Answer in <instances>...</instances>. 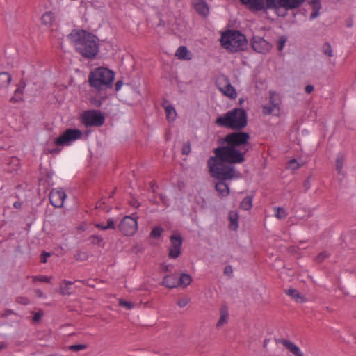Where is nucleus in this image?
<instances>
[{"label":"nucleus","instance_id":"nucleus-1","mask_svg":"<svg viewBox=\"0 0 356 356\" xmlns=\"http://www.w3.org/2000/svg\"><path fill=\"white\" fill-rule=\"evenodd\" d=\"M250 139V135L247 132L238 131L230 133L223 138L227 145L215 148V155L210 158L230 165L241 163L245 161V155L252 147Z\"/></svg>","mask_w":356,"mask_h":356},{"label":"nucleus","instance_id":"nucleus-2","mask_svg":"<svg viewBox=\"0 0 356 356\" xmlns=\"http://www.w3.org/2000/svg\"><path fill=\"white\" fill-rule=\"evenodd\" d=\"M76 53L86 60L96 59L99 51V38L84 29H73L67 35Z\"/></svg>","mask_w":356,"mask_h":356},{"label":"nucleus","instance_id":"nucleus-3","mask_svg":"<svg viewBox=\"0 0 356 356\" xmlns=\"http://www.w3.org/2000/svg\"><path fill=\"white\" fill-rule=\"evenodd\" d=\"M207 165L211 175L218 180L215 185V189L220 196L227 197L229 195V185L225 183L227 180H231L238 177L235 168L230 164L220 161L213 158H209Z\"/></svg>","mask_w":356,"mask_h":356},{"label":"nucleus","instance_id":"nucleus-4","mask_svg":"<svg viewBox=\"0 0 356 356\" xmlns=\"http://www.w3.org/2000/svg\"><path fill=\"white\" fill-rule=\"evenodd\" d=\"M115 74L104 67H99L90 71L88 75V83L95 92H107L113 88Z\"/></svg>","mask_w":356,"mask_h":356},{"label":"nucleus","instance_id":"nucleus-5","mask_svg":"<svg viewBox=\"0 0 356 356\" xmlns=\"http://www.w3.org/2000/svg\"><path fill=\"white\" fill-rule=\"evenodd\" d=\"M216 123L222 127L241 131L248 124V115L243 108H235L218 118Z\"/></svg>","mask_w":356,"mask_h":356},{"label":"nucleus","instance_id":"nucleus-6","mask_svg":"<svg viewBox=\"0 0 356 356\" xmlns=\"http://www.w3.org/2000/svg\"><path fill=\"white\" fill-rule=\"evenodd\" d=\"M221 45L232 53L246 49L248 40L245 35L237 30H228L223 33L220 38Z\"/></svg>","mask_w":356,"mask_h":356},{"label":"nucleus","instance_id":"nucleus-7","mask_svg":"<svg viewBox=\"0 0 356 356\" xmlns=\"http://www.w3.org/2000/svg\"><path fill=\"white\" fill-rule=\"evenodd\" d=\"M240 2L252 12H266L270 9L280 8L277 0H240Z\"/></svg>","mask_w":356,"mask_h":356},{"label":"nucleus","instance_id":"nucleus-8","mask_svg":"<svg viewBox=\"0 0 356 356\" xmlns=\"http://www.w3.org/2000/svg\"><path fill=\"white\" fill-rule=\"evenodd\" d=\"M81 122L86 127H99L104 124L105 117L99 110H88L84 111L81 115Z\"/></svg>","mask_w":356,"mask_h":356},{"label":"nucleus","instance_id":"nucleus-9","mask_svg":"<svg viewBox=\"0 0 356 356\" xmlns=\"http://www.w3.org/2000/svg\"><path fill=\"white\" fill-rule=\"evenodd\" d=\"M137 219L136 213L124 216L118 225L119 231L124 236H133L138 229Z\"/></svg>","mask_w":356,"mask_h":356},{"label":"nucleus","instance_id":"nucleus-10","mask_svg":"<svg viewBox=\"0 0 356 356\" xmlns=\"http://www.w3.org/2000/svg\"><path fill=\"white\" fill-rule=\"evenodd\" d=\"M82 136V132L76 129H67L60 136L54 140V144L57 146L69 145L72 141H74Z\"/></svg>","mask_w":356,"mask_h":356},{"label":"nucleus","instance_id":"nucleus-11","mask_svg":"<svg viewBox=\"0 0 356 356\" xmlns=\"http://www.w3.org/2000/svg\"><path fill=\"white\" fill-rule=\"evenodd\" d=\"M170 245L168 248V257L170 259H177L181 253L183 238L179 234H175L170 237Z\"/></svg>","mask_w":356,"mask_h":356},{"label":"nucleus","instance_id":"nucleus-12","mask_svg":"<svg viewBox=\"0 0 356 356\" xmlns=\"http://www.w3.org/2000/svg\"><path fill=\"white\" fill-rule=\"evenodd\" d=\"M250 44L253 50L259 54H266L270 51L272 44L260 36L254 35Z\"/></svg>","mask_w":356,"mask_h":356},{"label":"nucleus","instance_id":"nucleus-13","mask_svg":"<svg viewBox=\"0 0 356 356\" xmlns=\"http://www.w3.org/2000/svg\"><path fill=\"white\" fill-rule=\"evenodd\" d=\"M66 194L63 190L52 189L49 194V201L54 207H62Z\"/></svg>","mask_w":356,"mask_h":356},{"label":"nucleus","instance_id":"nucleus-14","mask_svg":"<svg viewBox=\"0 0 356 356\" xmlns=\"http://www.w3.org/2000/svg\"><path fill=\"white\" fill-rule=\"evenodd\" d=\"M191 5L195 12L204 18L209 15V6L205 0H193Z\"/></svg>","mask_w":356,"mask_h":356},{"label":"nucleus","instance_id":"nucleus-15","mask_svg":"<svg viewBox=\"0 0 356 356\" xmlns=\"http://www.w3.org/2000/svg\"><path fill=\"white\" fill-rule=\"evenodd\" d=\"M305 0H277L278 6L286 10L299 8Z\"/></svg>","mask_w":356,"mask_h":356},{"label":"nucleus","instance_id":"nucleus-16","mask_svg":"<svg viewBox=\"0 0 356 356\" xmlns=\"http://www.w3.org/2000/svg\"><path fill=\"white\" fill-rule=\"evenodd\" d=\"M5 164L7 166L6 170L10 173L17 171L20 167V161L17 156H11L6 159Z\"/></svg>","mask_w":356,"mask_h":356},{"label":"nucleus","instance_id":"nucleus-17","mask_svg":"<svg viewBox=\"0 0 356 356\" xmlns=\"http://www.w3.org/2000/svg\"><path fill=\"white\" fill-rule=\"evenodd\" d=\"M162 284L168 289L179 286L178 276L174 274L165 275L163 279Z\"/></svg>","mask_w":356,"mask_h":356},{"label":"nucleus","instance_id":"nucleus-18","mask_svg":"<svg viewBox=\"0 0 356 356\" xmlns=\"http://www.w3.org/2000/svg\"><path fill=\"white\" fill-rule=\"evenodd\" d=\"M282 344L288 349L291 353L296 356H304V354L295 343L287 339H283L281 341Z\"/></svg>","mask_w":356,"mask_h":356},{"label":"nucleus","instance_id":"nucleus-19","mask_svg":"<svg viewBox=\"0 0 356 356\" xmlns=\"http://www.w3.org/2000/svg\"><path fill=\"white\" fill-rule=\"evenodd\" d=\"M162 106L165 108L166 113V119L168 121H174L177 116L176 110L174 106L169 104L167 99L163 100Z\"/></svg>","mask_w":356,"mask_h":356},{"label":"nucleus","instance_id":"nucleus-20","mask_svg":"<svg viewBox=\"0 0 356 356\" xmlns=\"http://www.w3.org/2000/svg\"><path fill=\"white\" fill-rule=\"evenodd\" d=\"M238 213L236 211H230L228 214L229 220V228L231 230L236 231L238 228Z\"/></svg>","mask_w":356,"mask_h":356},{"label":"nucleus","instance_id":"nucleus-21","mask_svg":"<svg viewBox=\"0 0 356 356\" xmlns=\"http://www.w3.org/2000/svg\"><path fill=\"white\" fill-rule=\"evenodd\" d=\"M309 3L312 9L309 19L313 20L319 15V11L321 8V0H311Z\"/></svg>","mask_w":356,"mask_h":356},{"label":"nucleus","instance_id":"nucleus-22","mask_svg":"<svg viewBox=\"0 0 356 356\" xmlns=\"http://www.w3.org/2000/svg\"><path fill=\"white\" fill-rule=\"evenodd\" d=\"M99 97H92L90 99V103L95 107H101L102 102L108 97V93L104 92H96Z\"/></svg>","mask_w":356,"mask_h":356},{"label":"nucleus","instance_id":"nucleus-23","mask_svg":"<svg viewBox=\"0 0 356 356\" xmlns=\"http://www.w3.org/2000/svg\"><path fill=\"white\" fill-rule=\"evenodd\" d=\"M55 20L54 13L51 11H47L41 17V22L45 26H51Z\"/></svg>","mask_w":356,"mask_h":356},{"label":"nucleus","instance_id":"nucleus-24","mask_svg":"<svg viewBox=\"0 0 356 356\" xmlns=\"http://www.w3.org/2000/svg\"><path fill=\"white\" fill-rule=\"evenodd\" d=\"M286 294L294 299L297 302L302 303L305 301V297L296 289H290L286 290Z\"/></svg>","mask_w":356,"mask_h":356},{"label":"nucleus","instance_id":"nucleus-25","mask_svg":"<svg viewBox=\"0 0 356 356\" xmlns=\"http://www.w3.org/2000/svg\"><path fill=\"white\" fill-rule=\"evenodd\" d=\"M221 91L223 92L225 95L231 99H234L237 97L236 91L234 86L230 83H228L225 86L224 89H221Z\"/></svg>","mask_w":356,"mask_h":356},{"label":"nucleus","instance_id":"nucleus-26","mask_svg":"<svg viewBox=\"0 0 356 356\" xmlns=\"http://www.w3.org/2000/svg\"><path fill=\"white\" fill-rule=\"evenodd\" d=\"M11 75L5 72H0V88H6L11 81Z\"/></svg>","mask_w":356,"mask_h":356},{"label":"nucleus","instance_id":"nucleus-27","mask_svg":"<svg viewBox=\"0 0 356 356\" xmlns=\"http://www.w3.org/2000/svg\"><path fill=\"white\" fill-rule=\"evenodd\" d=\"M64 285L60 284L59 288V292L63 296H69L72 293L70 291V286L73 284L72 282L64 280L63 281Z\"/></svg>","mask_w":356,"mask_h":356},{"label":"nucleus","instance_id":"nucleus-28","mask_svg":"<svg viewBox=\"0 0 356 356\" xmlns=\"http://www.w3.org/2000/svg\"><path fill=\"white\" fill-rule=\"evenodd\" d=\"M228 311L227 307H222L220 309V317L218 320V321L216 323V327H219L222 326L225 323H226L228 320Z\"/></svg>","mask_w":356,"mask_h":356},{"label":"nucleus","instance_id":"nucleus-29","mask_svg":"<svg viewBox=\"0 0 356 356\" xmlns=\"http://www.w3.org/2000/svg\"><path fill=\"white\" fill-rule=\"evenodd\" d=\"M192 282V277L190 275L186 273H182L180 277H178V284L179 286H183L186 287Z\"/></svg>","mask_w":356,"mask_h":356},{"label":"nucleus","instance_id":"nucleus-30","mask_svg":"<svg viewBox=\"0 0 356 356\" xmlns=\"http://www.w3.org/2000/svg\"><path fill=\"white\" fill-rule=\"evenodd\" d=\"M240 207L245 211L251 209V208L252 207V196H245L241 202Z\"/></svg>","mask_w":356,"mask_h":356},{"label":"nucleus","instance_id":"nucleus-31","mask_svg":"<svg viewBox=\"0 0 356 356\" xmlns=\"http://www.w3.org/2000/svg\"><path fill=\"white\" fill-rule=\"evenodd\" d=\"M345 155L339 153L337 155L336 158V170L338 173H341L343 167V163L345 161Z\"/></svg>","mask_w":356,"mask_h":356},{"label":"nucleus","instance_id":"nucleus-32","mask_svg":"<svg viewBox=\"0 0 356 356\" xmlns=\"http://www.w3.org/2000/svg\"><path fill=\"white\" fill-rule=\"evenodd\" d=\"M89 239L90 240V242L93 245H97L99 247L104 248L105 243L103 241V238L99 235H92Z\"/></svg>","mask_w":356,"mask_h":356},{"label":"nucleus","instance_id":"nucleus-33","mask_svg":"<svg viewBox=\"0 0 356 356\" xmlns=\"http://www.w3.org/2000/svg\"><path fill=\"white\" fill-rule=\"evenodd\" d=\"M270 95L269 103H270V106H273V107L275 109H277V113H279L280 112V106H279V102H278V99L277 97V95L275 92H270Z\"/></svg>","mask_w":356,"mask_h":356},{"label":"nucleus","instance_id":"nucleus-34","mask_svg":"<svg viewBox=\"0 0 356 356\" xmlns=\"http://www.w3.org/2000/svg\"><path fill=\"white\" fill-rule=\"evenodd\" d=\"M322 52L328 57L333 56V51L331 44L328 42L323 43L321 47Z\"/></svg>","mask_w":356,"mask_h":356},{"label":"nucleus","instance_id":"nucleus-35","mask_svg":"<svg viewBox=\"0 0 356 356\" xmlns=\"http://www.w3.org/2000/svg\"><path fill=\"white\" fill-rule=\"evenodd\" d=\"M188 51L186 47L185 46H180L175 54V56L178 57V58L180 59H185L186 57V55L188 54Z\"/></svg>","mask_w":356,"mask_h":356},{"label":"nucleus","instance_id":"nucleus-36","mask_svg":"<svg viewBox=\"0 0 356 356\" xmlns=\"http://www.w3.org/2000/svg\"><path fill=\"white\" fill-rule=\"evenodd\" d=\"M163 232V229L161 227H154L150 232V237L154 239H157L161 236Z\"/></svg>","mask_w":356,"mask_h":356},{"label":"nucleus","instance_id":"nucleus-37","mask_svg":"<svg viewBox=\"0 0 356 356\" xmlns=\"http://www.w3.org/2000/svg\"><path fill=\"white\" fill-rule=\"evenodd\" d=\"M275 209H276V212L275 213V216L277 219L282 220V219H285L286 218L287 213L282 207H276Z\"/></svg>","mask_w":356,"mask_h":356},{"label":"nucleus","instance_id":"nucleus-38","mask_svg":"<svg viewBox=\"0 0 356 356\" xmlns=\"http://www.w3.org/2000/svg\"><path fill=\"white\" fill-rule=\"evenodd\" d=\"M330 254L326 251H322L315 258V261L318 264L322 263L325 259L328 258Z\"/></svg>","mask_w":356,"mask_h":356},{"label":"nucleus","instance_id":"nucleus-39","mask_svg":"<svg viewBox=\"0 0 356 356\" xmlns=\"http://www.w3.org/2000/svg\"><path fill=\"white\" fill-rule=\"evenodd\" d=\"M86 348H87V345H86V344H74V345H71L68 347V349L70 350L74 351V352L85 350Z\"/></svg>","mask_w":356,"mask_h":356},{"label":"nucleus","instance_id":"nucleus-40","mask_svg":"<svg viewBox=\"0 0 356 356\" xmlns=\"http://www.w3.org/2000/svg\"><path fill=\"white\" fill-rule=\"evenodd\" d=\"M22 90L20 88H17L15 91V96L12 97L10 99V102L16 103V102H19L20 99H22V97L18 96V95H22Z\"/></svg>","mask_w":356,"mask_h":356},{"label":"nucleus","instance_id":"nucleus-41","mask_svg":"<svg viewBox=\"0 0 356 356\" xmlns=\"http://www.w3.org/2000/svg\"><path fill=\"white\" fill-rule=\"evenodd\" d=\"M286 42V38L284 35L280 36L277 42V46L278 51H281Z\"/></svg>","mask_w":356,"mask_h":356},{"label":"nucleus","instance_id":"nucleus-42","mask_svg":"<svg viewBox=\"0 0 356 356\" xmlns=\"http://www.w3.org/2000/svg\"><path fill=\"white\" fill-rule=\"evenodd\" d=\"M288 165L290 168L293 170H298L300 168L301 165L298 163L296 159H293L289 161Z\"/></svg>","mask_w":356,"mask_h":356},{"label":"nucleus","instance_id":"nucleus-43","mask_svg":"<svg viewBox=\"0 0 356 356\" xmlns=\"http://www.w3.org/2000/svg\"><path fill=\"white\" fill-rule=\"evenodd\" d=\"M191 152V143L189 141L184 143L181 148V154L183 155H188Z\"/></svg>","mask_w":356,"mask_h":356},{"label":"nucleus","instance_id":"nucleus-44","mask_svg":"<svg viewBox=\"0 0 356 356\" xmlns=\"http://www.w3.org/2000/svg\"><path fill=\"white\" fill-rule=\"evenodd\" d=\"M262 108H263L262 109L263 114L265 115H270L275 111V108L273 107V106H270V105H269V106L264 105V106H263Z\"/></svg>","mask_w":356,"mask_h":356},{"label":"nucleus","instance_id":"nucleus-45","mask_svg":"<svg viewBox=\"0 0 356 356\" xmlns=\"http://www.w3.org/2000/svg\"><path fill=\"white\" fill-rule=\"evenodd\" d=\"M119 305L121 307H126L127 309H131L134 307V303L132 302L126 301L124 300H120Z\"/></svg>","mask_w":356,"mask_h":356},{"label":"nucleus","instance_id":"nucleus-46","mask_svg":"<svg viewBox=\"0 0 356 356\" xmlns=\"http://www.w3.org/2000/svg\"><path fill=\"white\" fill-rule=\"evenodd\" d=\"M189 302H190V299L187 297H185V298L178 300L177 304L180 308H183V307H186L188 304Z\"/></svg>","mask_w":356,"mask_h":356},{"label":"nucleus","instance_id":"nucleus-47","mask_svg":"<svg viewBox=\"0 0 356 356\" xmlns=\"http://www.w3.org/2000/svg\"><path fill=\"white\" fill-rule=\"evenodd\" d=\"M16 302L20 305H26L29 304V298L26 297L19 296L16 298Z\"/></svg>","mask_w":356,"mask_h":356},{"label":"nucleus","instance_id":"nucleus-48","mask_svg":"<svg viewBox=\"0 0 356 356\" xmlns=\"http://www.w3.org/2000/svg\"><path fill=\"white\" fill-rule=\"evenodd\" d=\"M233 268L230 265H227L224 268V274L229 277L232 276Z\"/></svg>","mask_w":356,"mask_h":356},{"label":"nucleus","instance_id":"nucleus-49","mask_svg":"<svg viewBox=\"0 0 356 356\" xmlns=\"http://www.w3.org/2000/svg\"><path fill=\"white\" fill-rule=\"evenodd\" d=\"M106 229H115V222L113 218H108L107 220V224L106 225Z\"/></svg>","mask_w":356,"mask_h":356},{"label":"nucleus","instance_id":"nucleus-50","mask_svg":"<svg viewBox=\"0 0 356 356\" xmlns=\"http://www.w3.org/2000/svg\"><path fill=\"white\" fill-rule=\"evenodd\" d=\"M129 204L134 208H138L140 206V203L135 197H132L129 200Z\"/></svg>","mask_w":356,"mask_h":356},{"label":"nucleus","instance_id":"nucleus-51","mask_svg":"<svg viewBox=\"0 0 356 356\" xmlns=\"http://www.w3.org/2000/svg\"><path fill=\"white\" fill-rule=\"evenodd\" d=\"M51 254L50 252H47L45 251H43L41 254V262L42 263H46L47 261V258L51 257Z\"/></svg>","mask_w":356,"mask_h":356},{"label":"nucleus","instance_id":"nucleus-52","mask_svg":"<svg viewBox=\"0 0 356 356\" xmlns=\"http://www.w3.org/2000/svg\"><path fill=\"white\" fill-rule=\"evenodd\" d=\"M42 315V312L34 313V316L33 317V321L34 322H38L41 319Z\"/></svg>","mask_w":356,"mask_h":356},{"label":"nucleus","instance_id":"nucleus-53","mask_svg":"<svg viewBox=\"0 0 356 356\" xmlns=\"http://www.w3.org/2000/svg\"><path fill=\"white\" fill-rule=\"evenodd\" d=\"M150 190L153 193H156V189L158 188L156 183L154 181H152L149 184Z\"/></svg>","mask_w":356,"mask_h":356},{"label":"nucleus","instance_id":"nucleus-54","mask_svg":"<svg viewBox=\"0 0 356 356\" xmlns=\"http://www.w3.org/2000/svg\"><path fill=\"white\" fill-rule=\"evenodd\" d=\"M159 198L164 205L168 206V199L165 195L161 193L159 194Z\"/></svg>","mask_w":356,"mask_h":356},{"label":"nucleus","instance_id":"nucleus-55","mask_svg":"<svg viewBox=\"0 0 356 356\" xmlns=\"http://www.w3.org/2000/svg\"><path fill=\"white\" fill-rule=\"evenodd\" d=\"M314 87L313 85H307L305 86V90L306 93L310 94L314 91Z\"/></svg>","mask_w":356,"mask_h":356},{"label":"nucleus","instance_id":"nucleus-56","mask_svg":"<svg viewBox=\"0 0 356 356\" xmlns=\"http://www.w3.org/2000/svg\"><path fill=\"white\" fill-rule=\"evenodd\" d=\"M95 227L101 230H106V225H104L103 223H96L95 224Z\"/></svg>","mask_w":356,"mask_h":356},{"label":"nucleus","instance_id":"nucleus-57","mask_svg":"<svg viewBox=\"0 0 356 356\" xmlns=\"http://www.w3.org/2000/svg\"><path fill=\"white\" fill-rule=\"evenodd\" d=\"M122 84H123V83H122V81H118L115 83V90H116V91H118V90L121 88V87H122Z\"/></svg>","mask_w":356,"mask_h":356},{"label":"nucleus","instance_id":"nucleus-58","mask_svg":"<svg viewBox=\"0 0 356 356\" xmlns=\"http://www.w3.org/2000/svg\"><path fill=\"white\" fill-rule=\"evenodd\" d=\"M14 314V312L13 310L12 309H6V312H5V314H2L1 316L2 317H6L8 315H10V314Z\"/></svg>","mask_w":356,"mask_h":356},{"label":"nucleus","instance_id":"nucleus-59","mask_svg":"<svg viewBox=\"0 0 356 356\" xmlns=\"http://www.w3.org/2000/svg\"><path fill=\"white\" fill-rule=\"evenodd\" d=\"M39 280L42 282H47V283L50 282L49 277H48L47 276H45V275L41 276Z\"/></svg>","mask_w":356,"mask_h":356},{"label":"nucleus","instance_id":"nucleus-60","mask_svg":"<svg viewBox=\"0 0 356 356\" xmlns=\"http://www.w3.org/2000/svg\"><path fill=\"white\" fill-rule=\"evenodd\" d=\"M22 204L21 202L16 201V202H14L13 207H14V208L19 209H20L22 207Z\"/></svg>","mask_w":356,"mask_h":356},{"label":"nucleus","instance_id":"nucleus-61","mask_svg":"<svg viewBox=\"0 0 356 356\" xmlns=\"http://www.w3.org/2000/svg\"><path fill=\"white\" fill-rule=\"evenodd\" d=\"M60 151V149L58 148V147H55L52 149H50L49 152V153L51 154H58Z\"/></svg>","mask_w":356,"mask_h":356},{"label":"nucleus","instance_id":"nucleus-62","mask_svg":"<svg viewBox=\"0 0 356 356\" xmlns=\"http://www.w3.org/2000/svg\"><path fill=\"white\" fill-rule=\"evenodd\" d=\"M83 254V252H81V251H79V252H78L76 253V256H75V257H76V260H79V257H81V254Z\"/></svg>","mask_w":356,"mask_h":356},{"label":"nucleus","instance_id":"nucleus-63","mask_svg":"<svg viewBox=\"0 0 356 356\" xmlns=\"http://www.w3.org/2000/svg\"><path fill=\"white\" fill-rule=\"evenodd\" d=\"M6 347V344L4 342L0 343V351Z\"/></svg>","mask_w":356,"mask_h":356},{"label":"nucleus","instance_id":"nucleus-64","mask_svg":"<svg viewBox=\"0 0 356 356\" xmlns=\"http://www.w3.org/2000/svg\"><path fill=\"white\" fill-rule=\"evenodd\" d=\"M115 191H116V188H115L112 191L111 193L108 195V198H111V197H113V195H114V194L115 193Z\"/></svg>","mask_w":356,"mask_h":356}]
</instances>
